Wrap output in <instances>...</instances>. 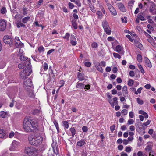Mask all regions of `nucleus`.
<instances>
[{
    "label": "nucleus",
    "mask_w": 156,
    "mask_h": 156,
    "mask_svg": "<svg viewBox=\"0 0 156 156\" xmlns=\"http://www.w3.org/2000/svg\"><path fill=\"white\" fill-rule=\"evenodd\" d=\"M118 98L117 97H114L113 98V100L114 101V102H112V101L111 100H108V101L110 103L111 106L112 107H114V106L115 105H118V102L117 101Z\"/></svg>",
    "instance_id": "nucleus-14"
},
{
    "label": "nucleus",
    "mask_w": 156,
    "mask_h": 156,
    "mask_svg": "<svg viewBox=\"0 0 156 156\" xmlns=\"http://www.w3.org/2000/svg\"><path fill=\"white\" fill-rule=\"evenodd\" d=\"M23 128L27 132H36L38 130L37 127V122L31 117H26L23 122Z\"/></svg>",
    "instance_id": "nucleus-1"
},
{
    "label": "nucleus",
    "mask_w": 156,
    "mask_h": 156,
    "mask_svg": "<svg viewBox=\"0 0 156 156\" xmlns=\"http://www.w3.org/2000/svg\"><path fill=\"white\" fill-rule=\"evenodd\" d=\"M70 37V34L69 33H66L65 36L63 37L64 39H66L67 40H69Z\"/></svg>",
    "instance_id": "nucleus-48"
},
{
    "label": "nucleus",
    "mask_w": 156,
    "mask_h": 156,
    "mask_svg": "<svg viewBox=\"0 0 156 156\" xmlns=\"http://www.w3.org/2000/svg\"><path fill=\"white\" fill-rule=\"evenodd\" d=\"M30 144L35 146L39 145L42 141V138L40 133H36L35 135H30L28 136Z\"/></svg>",
    "instance_id": "nucleus-2"
},
{
    "label": "nucleus",
    "mask_w": 156,
    "mask_h": 156,
    "mask_svg": "<svg viewBox=\"0 0 156 156\" xmlns=\"http://www.w3.org/2000/svg\"><path fill=\"white\" fill-rule=\"evenodd\" d=\"M137 18L140 20L141 21H144L146 20V19H145V17L144 16H142L140 15L139 14H138Z\"/></svg>",
    "instance_id": "nucleus-40"
},
{
    "label": "nucleus",
    "mask_w": 156,
    "mask_h": 156,
    "mask_svg": "<svg viewBox=\"0 0 156 156\" xmlns=\"http://www.w3.org/2000/svg\"><path fill=\"white\" fill-rule=\"evenodd\" d=\"M3 41L4 43L9 46L12 45V39L8 35H6L4 36L3 38Z\"/></svg>",
    "instance_id": "nucleus-4"
},
{
    "label": "nucleus",
    "mask_w": 156,
    "mask_h": 156,
    "mask_svg": "<svg viewBox=\"0 0 156 156\" xmlns=\"http://www.w3.org/2000/svg\"><path fill=\"white\" fill-rule=\"evenodd\" d=\"M102 25L103 28L108 27L109 26L108 22L106 21H103L102 23Z\"/></svg>",
    "instance_id": "nucleus-29"
},
{
    "label": "nucleus",
    "mask_w": 156,
    "mask_h": 156,
    "mask_svg": "<svg viewBox=\"0 0 156 156\" xmlns=\"http://www.w3.org/2000/svg\"><path fill=\"white\" fill-rule=\"evenodd\" d=\"M15 45L16 48L22 47L24 46V44L22 43L21 41L16 42L15 44Z\"/></svg>",
    "instance_id": "nucleus-18"
},
{
    "label": "nucleus",
    "mask_w": 156,
    "mask_h": 156,
    "mask_svg": "<svg viewBox=\"0 0 156 156\" xmlns=\"http://www.w3.org/2000/svg\"><path fill=\"white\" fill-rule=\"evenodd\" d=\"M23 86L25 89L27 88H31L33 86L31 80L28 78L26 80H25L24 82Z\"/></svg>",
    "instance_id": "nucleus-5"
},
{
    "label": "nucleus",
    "mask_w": 156,
    "mask_h": 156,
    "mask_svg": "<svg viewBox=\"0 0 156 156\" xmlns=\"http://www.w3.org/2000/svg\"><path fill=\"white\" fill-rule=\"evenodd\" d=\"M143 33L147 38H152L151 35H149L148 33H147L146 31H144L143 32Z\"/></svg>",
    "instance_id": "nucleus-57"
},
{
    "label": "nucleus",
    "mask_w": 156,
    "mask_h": 156,
    "mask_svg": "<svg viewBox=\"0 0 156 156\" xmlns=\"http://www.w3.org/2000/svg\"><path fill=\"white\" fill-rule=\"evenodd\" d=\"M156 5L153 2L152 3L150 6V12L153 14H156Z\"/></svg>",
    "instance_id": "nucleus-9"
},
{
    "label": "nucleus",
    "mask_w": 156,
    "mask_h": 156,
    "mask_svg": "<svg viewBox=\"0 0 156 156\" xmlns=\"http://www.w3.org/2000/svg\"><path fill=\"white\" fill-rule=\"evenodd\" d=\"M134 121L133 119H130L128 120V124L129 125H130L133 124L134 123Z\"/></svg>",
    "instance_id": "nucleus-58"
},
{
    "label": "nucleus",
    "mask_w": 156,
    "mask_h": 156,
    "mask_svg": "<svg viewBox=\"0 0 156 156\" xmlns=\"http://www.w3.org/2000/svg\"><path fill=\"white\" fill-rule=\"evenodd\" d=\"M108 7L112 14L115 16L117 15V12L113 7L110 4L107 3Z\"/></svg>",
    "instance_id": "nucleus-7"
},
{
    "label": "nucleus",
    "mask_w": 156,
    "mask_h": 156,
    "mask_svg": "<svg viewBox=\"0 0 156 156\" xmlns=\"http://www.w3.org/2000/svg\"><path fill=\"white\" fill-rule=\"evenodd\" d=\"M115 125H113L110 126V129L111 131L112 132H113V131L115 130Z\"/></svg>",
    "instance_id": "nucleus-61"
},
{
    "label": "nucleus",
    "mask_w": 156,
    "mask_h": 156,
    "mask_svg": "<svg viewBox=\"0 0 156 156\" xmlns=\"http://www.w3.org/2000/svg\"><path fill=\"white\" fill-rule=\"evenodd\" d=\"M27 91V94L28 95L29 97H30L33 98L34 96L33 91L32 90V87L31 88H27L26 89Z\"/></svg>",
    "instance_id": "nucleus-13"
},
{
    "label": "nucleus",
    "mask_w": 156,
    "mask_h": 156,
    "mask_svg": "<svg viewBox=\"0 0 156 156\" xmlns=\"http://www.w3.org/2000/svg\"><path fill=\"white\" fill-rule=\"evenodd\" d=\"M129 75L131 77H133L135 75L134 72L133 71H131L129 72Z\"/></svg>",
    "instance_id": "nucleus-63"
},
{
    "label": "nucleus",
    "mask_w": 156,
    "mask_h": 156,
    "mask_svg": "<svg viewBox=\"0 0 156 156\" xmlns=\"http://www.w3.org/2000/svg\"><path fill=\"white\" fill-rule=\"evenodd\" d=\"M30 16L26 17L22 19V21L24 23H26L30 20Z\"/></svg>",
    "instance_id": "nucleus-28"
},
{
    "label": "nucleus",
    "mask_w": 156,
    "mask_h": 156,
    "mask_svg": "<svg viewBox=\"0 0 156 156\" xmlns=\"http://www.w3.org/2000/svg\"><path fill=\"white\" fill-rule=\"evenodd\" d=\"M147 11H143L142 12H141L139 13V14L142 16H144V17H146V15H147Z\"/></svg>",
    "instance_id": "nucleus-53"
},
{
    "label": "nucleus",
    "mask_w": 156,
    "mask_h": 156,
    "mask_svg": "<svg viewBox=\"0 0 156 156\" xmlns=\"http://www.w3.org/2000/svg\"><path fill=\"white\" fill-rule=\"evenodd\" d=\"M84 87V84L83 83H78L77 84L76 87L80 89H83Z\"/></svg>",
    "instance_id": "nucleus-32"
},
{
    "label": "nucleus",
    "mask_w": 156,
    "mask_h": 156,
    "mask_svg": "<svg viewBox=\"0 0 156 156\" xmlns=\"http://www.w3.org/2000/svg\"><path fill=\"white\" fill-rule=\"evenodd\" d=\"M18 67L19 69H23L25 66L23 63H21L18 65Z\"/></svg>",
    "instance_id": "nucleus-43"
},
{
    "label": "nucleus",
    "mask_w": 156,
    "mask_h": 156,
    "mask_svg": "<svg viewBox=\"0 0 156 156\" xmlns=\"http://www.w3.org/2000/svg\"><path fill=\"white\" fill-rule=\"evenodd\" d=\"M27 61L23 63L24 65L25 66H28L30 64V58L27 59Z\"/></svg>",
    "instance_id": "nucleus-33"
},
{
    "label": "nucleus",
    "mask_w": 156,
    "mask_h": 156,
    "mask_svg": "<svg viewBox=\"0 0 156 156\" xmlns=\"http://www.w3.org/2000/svg\"><path fill=\"white\" fill-rule=\"evenodd\" d=\"M98 45V44L96 42H93L91 44V46L93 48H96Z\"/></svg>",
    "instance_id": "nucleus-55"
},
{
    "label": "nucleus",
    "mask_w": 156,
    "mask_h": 156,
    "mask_svg": "<svg viewBox=\"0 0 156 156\" xmlns=\"http://www.w3.org/2000/svg\"><path fill=\"white\" fill-rule=\"evenodd\" d=\"M74 2L76 4L77 6L79 7H80V6H81V4L79 0H77L75 1Z\"/></svg>",
    "instance_id": "nucleus-52"
},
{
    "label": "nucleus",
    "mask_w": 156,
    "mask_h": 156,
    "mask_svg": "<svg viewBox=\"0 0 156 156\" xmlns=\"http://www.w3.org/2000/svg\"><path fill=\"white\" fill-rule=\"evenodd\" d=\"M39 112L40 111L37 109H36L33 111V114L35 115H37L38 114Z\"/></svg>",
    "instance_id": "nucleus-45"
},
{
    "label": "nucleus",
    "mask_w": 156,
    "mask_h": 156,
    "mask_svg": "<svg viewBox=\"0 0 156 156\" xmlns=\"http://www.w3.org/2000/svg\"><path fill=\"white\" fill-rule=\"evenodd\" d=\"M70 42L71 44L73 46H75L77 44V42L76 41H74L73 40H70Z\"/></svg>",
    "instance_id": "nucleus-50"
},
{
    "label": "nucleus",
    "mask_w": 156,
    "mask_h": 156,
    "mask_svg": "<svg viewBox=\"0 0 156 156\" xmlns=\"http://www.w3.org/2000/svg\"><path fill=\"white\" fill-rule=\"evenodd\" d=\"M6 114V112L4 111H1L0 112V117L2 118H4L5 117Z\"/></svg>",
    "instance_id": "nucleus-34"
},
{
    "label": "nucleus",
    "mask_w": 156,
    "mask_h": 156,
    "mask_svg": "<svg viewBox=\"0 0 156 156\" xmlns=\"http://www.w3.org/2000/svg\"><path fill=\"white\" fill-rule=\"evenodd\" d=\"M36 149L33 147H25V151L27 154L30 156H35Z\"/></svg>",
    "instance_id": "nucleus-3"
},
{
    "label": "nucleus",
    "mask_w": 156,
    "mask_h": 156,
    "mask_svg": "<svg viewBox=\"0 0 156 156\" xmlns=\"http://www.w3.org/2000/svg\"><path fill=\"white\" fill-rule=\"evenodd\" d=\"M6 65V63L4 61L0 63V69H3Z\"/></svg>",
    "instance_id": "nucleus-42"
},
{
    "label": "nucleus",
    "mask_w": 156,
    "mask_h": 156,
    "mask_svg": "<svg viewBox=\"0 0 156 156\" xmlns=\"http://www.w3.org/2000/svg\"><path fill=\"white\" fill-rule=\"evenodd\" d=\"M131 150V148L130 147H128L126 148L125 151L127 152H129Z\"/></svg>",
    "instance_id": "nucleus-59"
},
{
    "label": "nucleus",
    "mask_w": 156,
    "mask_h": 156,
    "mask_svg": "<svg viewBox=\"0 0 156 156\" xmlns=\"http://www.w3.org/2000/svg\"><path fill=\"white\" fill-rule=\"evenodd\" d=\"M72 25L74 28L76 29L77 28V24L76 23V21L74 20H73L72 21Z\"/></svg>",
    "instance_id": "nucleus-23"
},
{
    "label": "nucleus",
    "mask_w": 156,
    "mask_h": 156,
    "mask_svg": "<svg viewBox=\"0 0 156 156\" xmlns=\"http://www.w3.org/2000/svg\"><path fill=\"white\" fill-rule=\"evenodd\" d=\"M85 65L87 67H90L91 65V63L89 62H86L85 63Z\"/></svg>",
    "instance_id": "nucleus-60"
},
{
    "label": "nucleus",
    "mask_w": 156,
    "mask_h": 156,
    "mask_svg": "<svg viewBox=\"0 0 156 156\" xmlns=\"http://www.w3.org/2000/svg\"><path fill=\"white\" fill-rule=\"evenodd\" d=\"M121 113L123 114L124 115H126L128 113L127 110L126 109H123Z\"/></svg>",
    "instance_id": "nucleus-62"
},
{
    "label": "nucleus",
    "mask_w": 156,
    "mask_h": 156,
    "mask_svg": "<svg viewBox=\"0 0 156 156\" xmlns=\"http://www.w3.org/2000/svg\"><path fill=\"white\" fill-rule=\"evenodd\" d=\"M113 55L114 57L115 58H118L119 59L121 58V56L118 54L116 53H113Z\"/></svg>",
    "instance_id": "nucleus-49"
},
{
    "label": "nucleus",
    "mask_w": 156,
    "mask_h": 156,
    "mask_svg": "<svg viewBox=\"0 0 156 156\" xmlns=\"http://www.w3.org/2000/svg\"><path fill=\"white\" fill-rule=\"evenodd\" d=\"M96 68L97 70L100 72H103V69L100 63H99L97 65Z\"/></svg>",
    "instance_id": "nucleus-27"
},
{
    "label": "nucleus",
    "mask_w": 156,
    "mask_h": 156,
    "mask_svg": "<svg viewBox=\"0 0 156 156\" xmlns=\"http://www.w3.org/2000/svg\"><path fill=\"white\" fill-rule=\"evenodd\" d=\"M136 46L139 48L140 50H142L143 48L142 44L139 42H137L136 43Z\"/></svg>",
    "instance_id": "nucleus-41"
},
{
    "label": "nucleus",
    "mask_w": 156,
    "mask_h": 156,
    "mask_svg": "<svg viewBox=\"0 0 156 156\" xmlns=\"http://www.w3.org/2000/svg\"><path fill=\"white\" fill-rule=\"evenodd\" d=\"M138 66L139 68L140 69L141 73H142L143 74H144V69H143L142 66L140 64L138 65Z\"/></svg>",
    "instance_id": "nucleus-44"
},
{
    "label": "nucleus",
    "mask_w": 156,
    "mask_h": 156,
    "mask_svg": "<svg viewBox=\"0 0 156 156\" xmlns=\"http://www.w3.org/2000/svg\"><path fill=\"white\" fill-rule=\"evenodd\" d=\"M23 5L22 8V14L23 15H26L27 13V9H28V8L27 7H26L24 5Z\"/></svg>",
    "instance_id": "nucleus-22"
},
{
    "label": "nucleus",
    "mask_w": 156,
    "mask_h": 156,
    "mask_svg": "<svg viewBox=\"0 0 156 156\" xmlns=\"http://www.w3.org/2000/svg\"><path fill=\"white\" fill-rule=\"evenodd\" d=\"M133 83L134 81L132 79H130L129 80L128 82V85L130 86H132L133 84Z\"/></svg>",
    "instance_id": "nucleus-39"
},
{
    "label": "nucleus",
    "mask_w": 156,
    "mask_h": 156,
    "mask_svg": "<svg viewBox=\"0 0 156 156\" xmlns=\"http://www.w3.org/2000/svg\"><path fill=\"white\" fill-rule=\"evenodd\" d=\"M68 5L69 8L70 9H73L74 7V5L72 3L69 2Z\"/></svg>",
    "instance_id": "nucleus-64"
},
{
    "label": "nucleus",
    "mask_w": 156,
    "mask_h": 156,
    "mask_svg": "<svg viewBox=\"0 0 156 156\" xmlns=\"http://www.w3.org/2000/svg\"><path fill=\"white\" fill-rule=\"evenodd\" d=\"M6 8L5 7H3L1 10V13L2 14H5L6 12Z\"/></svg>",
    "instance_id": "nucleus-47"
},
{
    "label": "nucleus",
    "mask_w": 156,
    "mask_h": 156,
    "mask_svg": "<svg viewBox=\"0 0 156 156\" xmlns=\"http://www.w3.org/2000/svg\"><path fill=\"white\" fill-rule=\"evenodd\" d=\"M6 27V22L4 20H0V31H4Z\"/></svg>",
    "instance_id": "nucleus-6"
},
{
    "label": "nucleus",
    "mask_w": 156,
    "mask_h": 156,
    "mask_svg": "<svg viewBox=\"0 0 156 156\" xmlns=\"http://www.w3.org/2000/svg\"><path fill=\"white\" fill-rule=\"evenodd\" d=\"M145 60L146 65L147 67L151 68L152 67V65L149 60L147 58H146Z\"/></svg>",
    "instance_id": "nucleus-19"
},
{
    "label": "nucleus",
    "mask_w": 156,
    "mask_h": 156,
    "mask_svg": "<svg viewBox=\"0 0 156 156\" xmlns=\"http://www.w3.org/2000/svg\"><path fill=\"white\" fill-rule=\"evenodd\" d=\"M70 131L72 134V137H74V135L76 134V130L74 127H72L70 128Z\"/></svg>",
    "instance_id": "nucleus-26"
},
{
    "label": "nucleus",
    "mask_w": 156,
    "mask_h": 156,
    "mask_svg": "<svg viewBox=\"0 0 156 156\" xmlns=\"http://www.w3.org/2000/svg\"><path fill=\"white\" fill-rule=\"evenodd\" d=\"M86 144L84 140H82L77 142V145L79 147H82Z\"/></svg>",
    "instance_id": "nucleus-17"
},
{
    "label": "nucleus",
    "mask_w": 156,
    "mask_h": 156,
    "mask_svg": "<svg viewBox=\"0 0 156 156\" xmlns=\"http://www.w3.org/2000/svg\"><path fill=\"white\" fill-rule=\"evenodd\" d=\"M19 144V142L16 141H13L11 145L9 148V150L11 151H14Z\"/></svg>",
    "instance_id": "nucleus-10"
},
{
    "label": "nucleus",
    "mask_w": 156,
    "mask_h": 156,
    "mask_svg": "<svg viewBox=\"0 0 156 156\" xmlns=\"http://www.w3.org/2000/svg\"><path fill=\"white\" fill-rule=\"evenodd\" d=\"M82 130L83 132H86L88 131V128L86 126H83L82 128Z\"/></svg>",
    "instance_id": "nucleus-51"
},
{
    "label": "nucleus",
    "mask_w": 156,
    "mask_h": 156,
    "mask_svg": "<svg viewBox=\"0 0 156 156\" xmlns=\"http://www.w3.org/2000/svg\"><path fill=\"white\" fill-rule=\"evenodd\" d=\"M153 145L152 144H148L147 145L146 147L145 148V150L147 152H153V151L152 150Z\"/></svg>",
    "instance_id": "nucleus-16"
},
{
    "label": "nucleus",
    "mask_w": 156,
    "mask_h": 156,
    "mask_svg": "<svg viewBox=\"0 0 156 156\" xmlns=\"http://www.w3.org/2000/svg\"><path fill=\"white\" fill-rule=\"evenodd\" d=\"M23 71L24 73L26 74V75L28 76H29L32 72L31 68L30 66L25 68Z\"/></svg>",
    "instance_id": "nucleus-11"
},
{
    "label": "nucleus",
    "mask_w": 156,
    "mask_h": 156,
    "mask_svg": "<svg viewBox=\"0 0 156 156\" xmlns=\"http://www.w3.org/2000/svg\"><path fill=\"white\" fill-rule=\"evenodd\" d=\"M20 27H26V25L21 22H20L17 24V27L18 28H19Z\"/></svg>",
    "instance_id": "nucleus-38"
},
{
    "label": "nucleus",
    "mask_w": 156,
    "mask_h": 156,
    "mask_svg": "<svg viewBox=\"0 0 156 156\" xmlns=\"http://www.w3.org/2000/svg\"><path fill=\"white\" fill-rule=\"evenodd\" d=\"M136 100H137V103L139 104L142 105L143 104V103H144L143 101L142 100L140 99V98H136Z\"/></svg>",
    "instance_id": "nucleus-46"
},
{
    "label": "nucleus",
    "mask_w": 156,
    "mask_h": 156,
    "mask_svg": "<svg viewBox=\"0 0 156 156\" xmlns=\"http://www.w3.org/2000/svg\"><path fill=\"white\" fill-rule=\"evenodd\" d=\"M38 50L39 53L43 52L44 51V47L41 46L39 47L38 48Z\"/></svg>",
    "instance_id": "nucleus-36"
},
{
    "label": "nucleus",
    "mask_w": 156,
    "mask_h": 156,
    "mask_svg": "<svg viewBox=\"0 0 156 156\" xmlns=\"http://www.w3.org/2000/svg\"><path fill=\"white\" fill-rule=\"evenodd\" d=\"M7 136L5 131L2 129H0V138H5Z\"/></svg>",
    "instance_id": "nucleus-15"
},
{
    "label": "nucleus",
    "mask_w": 156,
    "mask_h": 156,
    "mask_svg": "<svg viewBox=\"0 0 156 156\" xmlns=\"http://www.w3.org/2000/svg\"><path fill=\"white\" fill-rule=\"evenodd\" d=\"M43 68L44 69V70L46 71L48 69V66L47 63H45L43 65Z\"/></svg>",
    "instance_id": "nucleus-56"
},
{
    "label": "nucleus",
    "mask_w": 156,
    "mask_h": 156,
    "mask_svg": "<svg viewBox=\"0 0 156 156\" xmlns=\"http://www.w3.org/2000/svg\"><path fill=\"white\" fill-rule=\"evenodd\" d=\"M63 125L64 126V127L68 129L69 125V123L67 121H64L62 122Z\"/></svg>",
    "instance_id": "nucleus-31"
},
{
    "label": "nucleus",
    "mask_w": 156,
    "mask_h": 156,
    "mask_svg": "<svg viewBox=\"0 0 156 156\" xmlns=\"http://www.w3.org/2000/svg\"><path fill=\"white\" fill-rule=\"evenodd\" d=\"M78 78L81 81L84 80V77L82 73H79L77 75Z\"/></svg>",
    "instance_id": "nucleus-30"
},
{
    "label": "nucleus",
    "mask_w": 156,
    "mask_h": 156,
    "mask_svg": "<svg viewBox=\"0 0 156 156\" xmlns=\"http://www.w3.org/2000/svg\"><path fill=\"white\" fill-rule=\"evenodd\" d=\"M22 54V53H20V59L21 61H25L28 58L27 57L23 56Z\"/></svg>",
    "instance_id": "nucleus-20"
},
{
    "label": "nucleus",
    "mask_w": 156,
    "mask_h": 156,
    "mask_svg": "<svg viewBox=\"0 0 156 156\" xmlns=\"http://www.w3.org/2000/svg\"><path fill=\"white\" fill-rule=\"evenodd\" d=\"M116 51L117 52H119L121 51L122 47L119 45H117L116 47Z\"/></svg>",
    "instance_id": "nucleus-37"
},
{
    "label": "nucleus",
    "mask_w": 156,
    "mask_h": 156,
    "mask_svg": "<svg viewBox=\"0 0 156 156\" xmlns=\"http://www.w3.org/2000/svg\"><path fill=\"white\" fill-rule=\"evenodd\" d=\"M142 56L140 54H138L137 55V59L138 61L140 62L142 61Z\"/></svg>",
    "instance_id": "nucleus-35"
},
{
    "label": "nucleus",
    "mask_w": 156,
    "mask_h": 156,
    "mask_svg": "<svg viewBox=\"0 0 156 156\" xmlns=\"http://www.w3.org/2000/svg\"><path fill=\"white\" fill-rule=\"evenodd\" d=\"M126 19H127V17H125L124 18H123V17L121 18L122 22V23H126L127 22Z\"/></svg>",
    "instance_id": "nucleus-54"
},
{
    "label": "nucleus",
    "mask_w": 156,
    "mask_h": 156,
    "mask_svg": "<svg viewBox=\"0 0 156 156\" xmlns=\"http://www.w3.org/2000/svg\"><path fill=\"white\" fill-rule=\"evenodd\" d=\"M117 5L120 10L123 12H125L126 10L125 9L124 5L122 3H118Z\"/></svg>",
    "instance_id": "nucleus-12"
},
{
    "label": "nucleus",
    "mask_w": 156,
    "mask_h": 156,
    "mask_svg": "<svg viewBox=\"0 0 156 156\" xmlns=\"http://www.w3.org/2000/svg\"><path fill=\"white\" fill-rule=\"evenodd\" d=\"M136 130L139 133L140 132V130L143 128L142 127L140 126H141L142 123L139 121V119H137L136 120Z\"/></svg>",
    "instance_id": "nucleus-8"
},
{
    "label": "nucleus",
    "mask_w": 156,
    "mask_h": 156,
    "mask_svg": "<svg viewBox=\"0 0 156 156\" xmlns=\"http://www.w3.org/2000/svg\"><path fill=\"white\" fill-rule=\"evenodd\" d=\"M20 76L21 78L23 79L27 78L28 76L23 71L20 73Z\"/></svg>",
    "instance_id": "nucleus-25"
},
{
    "label": "nucleus",
    "mask_w": 156,
    "mask_h": 156,
    "mask_svg": "<svg viewBox=\"0 0 156 156\" xmlns=\"http://www.w3.org/2000/svg\"><path fill=\"white\" fill-rule=\"evenodd\" d=\"M104 29L105 31L107 34L110 35L111 34V30L109 26L108 27L105 28Z\"/></svg>",
    "instance_id": "nucleus-21"
},
{
    "label": "nucleus",
    "mask_w": 156,
    "mask_h": 156,
    "mask_svg": "<svg viewBox=\"0 0 156 156\" xmlns=\"http://www.w3.org/2000/svg\"><path fill=\"white\" fill-rule=\"evenodd\" d=\"M122 91L124 94V96L128 95L127 89L126 86H124L122 88Z\"/></svg>",
    "instance_id": "nucleus-24"
}]
</instances>
